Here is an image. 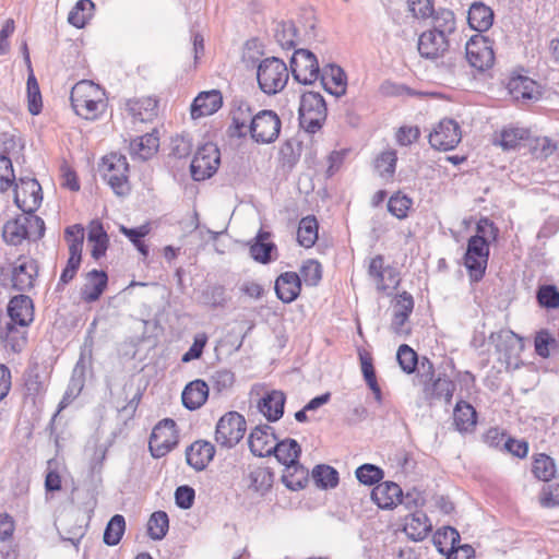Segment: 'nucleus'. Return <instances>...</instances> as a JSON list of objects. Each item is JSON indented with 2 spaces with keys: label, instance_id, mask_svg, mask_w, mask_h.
I'll use <instances>...</instances> for the list:
<instances>
[{
  "label": "nucleus",
  "instance_id": "e433bc0d",
  "mask_svg": "<svg viewBox=\"0 0 559 559\" xmlns=\"http://www.w3.org/2000/svg\"><path fill=\"white\" fill-rule=\"evenodd\" d=\"M453 421L460 432H472L477 424L475 408L465 401H459L453 411Z\"/></svg>",
  "mask_w": 559,
  "mask_h": 559
},
{
  "label": "nucleus",
  "instance_id": "6e6d98bb",
  "mask_svg": "<svg viewBox=\"0 0 559 559\" xmlns=\"http://www.w3.org/2000/svg\"><path fill=\"white\" fill-rule=\"evenodd\" d=\"M396 359L401 369L411 374L416 370L418 365V355L417 353L406 344H402L396 353Z\"/></svg>",
  "mask_w": 559,
  "mask_h": 559
},
{
  "label": "nucleus",
  "instance_id": "13d9d810",
  "mask_svg": "<svg viewBox=\"0 0 559 559\" xmlns=\"http://www.w3.org/2000/svg\"><path fill=\"white\" fill-rule=\"evenodd\" d=\"M81 262H82V251H78L76 248L69 250V259L67 261L66 267L63 269V271L60 275L58 285H67L68 283H70L76 275V272L80 269Z\"/></svg>",
  "mask_w": 559,
  "mask_h": 559
},
{
  "label": "nucleus",
  "instance_id": "8fccbe9b",
  "mask_svg": "<svg viewBox=\"0 0 559 559\" xmlns=\"http://www.w3.org/2000/svg\"><path fill=\"white\" fill-rule=\"evenodd\" d=\"M317 485L323 489L335 488L338 484L337 471L329 465H317L312 471Z\"/></svg>",
  "mask_w": 559,
  "mask_h": 559
},
{
  "label": "nucleus",
  "instance_id": "58836bf2",
  "mask_svg": "<svg viewBox=\"0 0 559 559\" xmlns=\"http://www.w3.org/2000/svg\"><path fill=\"white\" fill-rule=\"evenodd\" d=\"M432 525L424 512H415L406 518L404 531L415 542L423 540L431 531Z\"/></svg>",
  "mask_w": 559,
  "mask_h": 559
},
{
  "label": "nucleus",
  "instance_id": "423d86ee",
  "mask_svg": "<svg viewBox=\"0 0 559 559\" xmlns=\"http://www.w3.org/2000/svg\"><path fill=\"white\" fill-rule=\"evenodd\" d=\"M489 258V243L484 236L474 235L467 241L464 265L472 282H479L486 272Z\"/></svg>",
  "mask_w": 559,
  "mask_h": 559
},
{
  "label": "nucleus",
  "instance_id": "4d7b16f0",
  "mask_svg": "<svg viewBox=\"0 0 559 559\" xmlns=\"http://www.w3.org/2000/svg\"><path fill=\"white\" fill-rule=\"evenodd\" d=\"M211 385L217 394L227 393L235 383V374L227 369H221L213 372L211 376Z\"/></svg>",
  "mask_w": 559,
  "mask_h": 559
},
{
  "label": "nucleus",
  "instance_id": "4468645a",
  "mask_svg": "<svg viewBox=\"0 0 559 559\" xmlns=\"http://www.w3.org/2000/svg\"><path fill=\"white\" fill-rule=\"evenodd\" d=\"M177 442L175 421L173 419H164L154 427L150 437L148 448L152 456L160 459L169 453Z\"/></svg>",
  "mask_w": 559,
  "mask_h": 559
},
{
  "label": "nucleus",
  "instance_id": "20e7f679",
  "mask_svg": "<svg viewBox=\"0 0 559 559\" xmlns=\"http://www.w3.org/2000/svg\"><path fill=\"white\" fill-rule=\"evenodd\" d=\"M328 108L323 96L317 92L304 93L299 105V124L308 133H317L324 124Z\"/></svg>",
  "mask_w": 559,
  "mask_h": 559
},
{
  "label": "nucleus",
  "instance_id": "052dcab7",
  "mask_svg": "<svg viewBox=\"0 0 559 559\" xmlns=\"http://www.w3.org/2000/svg\"><path fill=\"white\" fill-rule=\"evenodd\" d=\"M27 103H28V111L32 115H38L41 110V94L39 91V85L37 83L34 74H29L27 78Z\"/></svg>",
  "mask_w": 559,
  "mask_h": 559
},
{
  "label": "nucleus",
  "instance_id": "f03ea898",
  "mask_svg": "<svg viewBox=\"0 0 559 559\" xmlns=\"http://www.w3.org/2000/svg\"><path fill=\"white\" fill-rule=\"evenodd\" d=\"M301 448L295 439H285L283 441L276 440V449L273 455L277 461L286 466V474L283 475V483L292 490H299L304 488L306 480V471L299 464V455Z\"/></svg>",
  "mask_w": 559,
  "mask_h": 559
},
{
  "label": "nucleus",
  "instance_id": "7c9ffc66",
  "mask_svg": "<svg viewBox=\"0 0 559 559\" xmlns=\"http://www.w3.org/2000/svg\"><path fill=\"white\" fill-rule=\"evenodd\" d=\"M223 104L222 94L218 91L200 93L191 105V117L198 119L216 112Z\"/></svg>",
  "mask_w": 559,
  "mask_h": 559
},
{
  "label": "nucleus",
  "instance_id": "393cba45",
  "mask_svg": "<svg viewBox=\"0 0 559 559\" xmlns=\"http://www.w3.org/2000/svg\"><path fill=\"white\" fill-rule=\"evenodd\" d=\"M319 79L323 88L331 95L340 97L345 94L347 81L341 67L336 64L324 66L320 71Z\"/></svg>",
  "mask_w": 559,
  "mask_h": 559
},
{
  "label": "nucleus",
  "instance_id": "c85d7f7f",
  "mask_svg": "<svg viewBox=\"0 0 559 559\" xmlns=\"http://www.w3.org/2000/svg\"><path fill=\"white\" fill-rule=\"evenodd\" d=\"M215 448L211 442L198 440L187 448L186 460L195 471H203L213 460Z\"/></svg>",
  "mask_w": 559,
  "mask_h": 559
},
{
  "label": "nucleus",
  "instance_id": "9b49d317",
  "mask_svg": "<svg viewBox=\"0 0 559 559\" xmlns=\"http://www.w3.org/2000/svg\"><path fill=\"white\" fill-rule=\"evenodd\" d=\"M490 340L499 353V360L507 368L518 367V359L524 349L523 338L511 330H501L498 333H492Z\"/></svg>",
  "mask_w": 559,
  "mask_h": 559
},
{
  "label": "nucleus",
  "instance_id": "dca6fc26",
  "mask_svg": "<svg viewBox=\"0 0 559 559\" xmlns=\"http://www.w3.org/2000/svg\"><path fill=\"white\" fill-rule=\"evenodd\" d=\"M466 60L478 71L491 68L495 53L490 41L481 35L473 36L466 44Z\"/></svg>",
  "mask_w": 559,
  "mask_h": 559
},
{
  "label": "nucleus",
  "instance_id": "f704fd0d",
  "mask_svg": "<svg viewBox=\"0 0 559 559\" xmlns=\"http://www.w3.org/2000/svg\"><path fill=\"white\" fill-rule=\"evenodd\" d=\"M413 309L414 299L409 293L403 292L402 294L397 295L393 307L394 313L391 325L395 333L401 334L403 332V326L413 312Z\"/></svg>",
  "mask_w": 559,
  "mask_h": 559
},
{
  "label": "nucleus",
  "instance_id": "de8ad7c7",
  "mask_svg": "<svg viewBox=\"0 0 559 559\" xmlns=\"http://www.w3.org/2000/svg\"><path fill=\"white\" fill-rule=\"evenodd\" d=\"M432 16L433 27L431 31H436L445 37L454 33L456 22L454 13L451 10L439 9Z\"/></svg>",
  "mask_w": 559,
  "mask_h": 559
},
{
  "label": "nucleus",
  "instance_id": "49530a36",
  "mask_svg": "<svg viewBox=\"0 0 559 559\" xmlns=\"http://www.w3.org/2000/svg\"><path fill=\"white\" fill-rule=\"evenodd\" d=\"M87 240L93 243L91 254L95 260L105 255L109 239L100 224L91 228Z\"/></svg>",
  "mask_w": 559,
  "mask_h": 559
},
{
  "label": "nucleus",
  "instance_id": "39448f33",
  "mask_svg": "<svg viewBox=\"0 0 559 559\" xmlns=\"http://www.w3.org/2000/svg\"><path fill=\"white\" fill-rule=\"evenodd\" d=\"M100 170L116 194L124 195L129 192V164L126 156L112 153L104 157Z\"/></svg>",
  "mask_w": 559,
  "mask_h": 559
},
{
  "label": "nucleus",
  "instance_id": "2f4dec72",
  "mask_svg": "<svg viewBox=\"0 0 559 559\" xmlns=\"http://www.w3.org/2000/svg\"><path fill=\"white\" fill-rule=\"evenodd\" d=\"M285 401L282 391L273 390L259 401L258 408L269 421H277L284 414Z\"/></svg>",
  "mask_w": 559,
  "mask_h": 559
},
{
  "label": "nucleus",
  "instance_id": "3c124183",
  "mask_svg": "<svg viewBox=\"0 0 559 559\" xmlns=\"http://www.w3.org/2000/svg\"><path fill=\"white\" fill-rule=\"evenodd\" d=\"M396 162V152L394 150H388L376 158L374 168L382 178L390 179L395 173Z\"/></svg>",
  "mask_w": 559,
  "mask_h": 559
},
{
  "label": "nucleus",
  "instance_id": "338daca9",
  "mask_svg": "<svg viewBox=\"0 0 559 559\" xmlns=\"http://www.w3.org/2000/svg\"><path fill=\"white\" fill-rule=\"evenodd\" d=\"M411 205L412 200L408 197L394 194L389 199L388 210L393 216L403 219L407 216Z\"/></svg>",
  "mask_w": 559,
  "mask_h": 559
},
{
  "label": "nucleus",
  "instance_id": "c756f323",
  "mask_svg": "<svg viewBox=\"0 0 559 559\" xmlns=\"http://www.w3.org/2000/svg\"><path fill=\"white\" fill-rule=\"evenodd\" d=\"M301 290V278L296 272L282 273L275 281V293L280 300L290 304Z\"/></svg>",
  "mask_w": 559,
  "mask_h": 559
},
{
  "label": "nucleus",
  "instance_id": "2eb2a0df",
  "mask_svg": "<svg viewBox=\"0 0 559 559\" xmlns=\"http://www.w3.org/2000/svg\"><path fill=\"white\" fill-rule=\"evenodd\" d=\"M462 132L459 123L453 119H442L429 133V144L439 151H450L461 142Z\"/></svg>",
  "mask_w": 559,
  "mask_h": 559
},
{
  "label": "nucleus",
  "instance_id": "72a5a7b5",
  "mask_svg": "<svg viewBox=\"0 0 559 559\" xmlns=\"http://www.w3.org/2000/svg\"><path fill=\"white\" fill-rule=\"evenodd\" d=\"M230 116L235 133L238 136H246L250 129L251 119L254 118L249 103L245 100H234Z\"/></svg>",
  "mask_w": 559,
  "mask_h": 559
},
{
  "label": "nucleus",
  "instance_id": "aec40b11",
  "mask_svg": "<svg viewBox=\"0 0 559 559\" xmlns=\"http://www.w3.org/2000/svg\"><path fill=\"white\" fill-rule=\"evenodd\" d=\"M7 320L20 326H29L34 321V304L31 297L17 295L10 299L7 307Z\"/></svg>",
  "mask_w": 559,
  "mask_h": 559
},
{
  "label": "nucleus",
  "instance_id": "cd10ccee",
  "mask_svg": "<svg viewBox=\"0 0 559 559\" xmlns=\"http://www.w3.org/2000/svg\"><path fill=\"white\" fill-rule=\"evenodd\" d=\"M27 328L13 324L9 320L0 322V341L5 348L13 353H20L27 342Z\"/></svg>",
  "mask_w": 559,
  "mask_h": 559
},
{
  "label": "nucleus",
  "instance_id": "e2e57ef3",
  "mask_svg": "<svg viewBox=\"0 0 559 559\" xmlns=\"http://www.w3.org/2000/svg\"><path fill=\"white\" fill-rule=\"evenodd\" d=\"M300 276L308 286H316L322 278V266L317 260H307L301 269Z\"/></svg>",
  "mask_w": 559,
  "mask_h": 559
},
{
  "label": "nucleus",
  "instance_id": "6ab92c4d",
  "mask_svg": "<svg viewBox=\"0 0 559 559\" xmlns=\"http://www.w3.org/2000/svg\"><path fill=\"white\" fill-rule=\"evenodd\" d=\"M40 186L35 179H21L15 186L14 202L23 212H34L41 202Z\"/></svg>",
  "mask_w": 559,
  "mask_h": 559
},
{
  "label": "nucleus",
  "instance_id": "f3484780",
  "mask_svg": "<svg viewBox=\"0 0 559 559\" xmlns=\"http://www.w3.org/2000/svg\"><path fill=\"white\" fill-rule=\"evenodd\" d=\"M38 265L36 260L21 255L13 263L12 267V287L19 292H26L34 287Z\"/></svg>",
  "mask_w": 559,
  "mask_h": 559
},
{
  "label": "nucleus",
  "instance_id": "5fc2aeb1",
  "mask_svg": "<svg viewBox=\"0 0 559 559\" xmlns=\"http://www.w3.org/2000/svg\"><path fill=\"white\" fill-rule=\"evenodd\" d=\"M22 215L23 224L27 231L28 240L36 241L40 239L45 234V222L41 217L34 215L33 212H24Z\"/></svg>",
  "mask_w": 559,
  "mask_h": 559
},
{
  "label": "nucleus",
  "instance_id": "0e129e2a",
  "mask_svg": "<svg viewBox=\"0 0 559 559\" xmlns=\"http://www.w3.org/2000/svg\"><path fill=\"white\" fill-rule=\"evenodd\" d=\"M385 270L384 267V259L382 255H376L371 259L368 267L369 275L374 280L377 288L379 290L385 292Z\"/></svg>",
  "mask_w": 559,
  "mask_h": 559
},
{
  "label": "nucleus",
  "instance_id": "774afa93",
  "mask_svg": "<svg viewBox=\"0 0 559 559\" xmlns=\"http://www.w3.org/2000/svg\"><path fill=\"white\" fill-rule=\"evenodd\" d=\"M537 300L545 308H558L559 290L554 285L540 286L537 292Z\"/></svg>",
  "mask_w": 559,
  "mask_h": 559
},
{
  "label": "nucleus",
  "instance_id": "a878e982",
  "mask_svg": "<svg viewBox=\"0 0 559 559\" xmlns=\"http://www.w3.org/2000/svg\"><path fill=\"white\" fill-rule=\"evenodd\" d=\"M209 384L202 379H195L186 384L181 393L182 405L189 411L201 408L207 401Z\"/></svg>",
  "mask_w": 559,
  "mask_h": 559
},
{
  "label": "nucleus",
  "instance_id": "c9c22d12",
  "mask_svg": "<svg viewBox=\"0 0 559 559\" xmlns=\"http://www.w3.org/2000/svg\"><path fill=\"white\" fill-rule=\"evenodd\" d=\"M158 100L154 97L130 99L127 103L129 114L141 122L150 121L157 115Z\"/></svg>",
  "mask_w": 559,
  "mask_h": 559
},
{
  "label": "nucleus",
  "instance_id": "c03bdc74",
  "mask_svg": "<svg viewBox=\"0 0 559 559\" xmlns=\"http://www.w3.org/2000/svg\"><path fill=\"white\" fill-rule=\"evenodd\" d=\"M126 531V520L121 514L114 515L107 523L104 531V543L108 546H116L120 543Z\"/></svg>",
  "mask_w": 559,
  "mask_h": 559
},
{
  "label": "nucleus",
  "instance_id": "603ef678",
  "mask_svg": "<svg viewBox=\"0 0 559 559\" xmlns=\"http://www.w3.org/2000/svg\"><path fill=\"white\" fill-rule=\"evenodd\" d=\"M301 155V143L295 139L286 140L280 148V158L283 166L293 168Z\"/></svg>",
  "mask_w": 559,
  "mask_h": 559
},
{
  "label": "nucleus",
  "instance_id": "864d4df0",
  "mask_svg": "<svg viewBox=\"0 0 559 559\" xmlns=\"http://www.w3.org/2000/svg\"><path fill=\"white\" fill-rule=\"evenodd\" d=\"M533 473L538 479L549 481L556 474L554 460L544 453L538 454L533 463Z\"/></svg>",
  "mask_w": 559,
  "mask_h": 559
},
{
  "label": "nucleus",
  "instance_id": "09e8293b",
  "mask_svg": "<svg viewBox=\"0 0 559 559\" xmlns=\"http://www.w3.org/2000/svg\"><path fill=\"white\" fill-rule=\"evenodd\" d=\"M460 542L459 532L451 526L439 528L433 535V544L441 554H447L449 548H453Z\"/></svg>",
  "mask_w": 559,
  "mask_h": 559
},
{
  "label": "nucleus",
  "instance_id": "a19ab883",
  "mask_svg": "<svg viewBox=\"0 0 559 559\" xmlns=\"http://www.w3.org/2000/svg\"><path fill=\"white\" fill-rule=\"evenodd\" d=\"M297 239L300 246L311 248L318 240V221L314 216L301 218L297 230Z\"/></svg>",
  "mask_w": 559,
  "mask_h": 559
},
{
  "label": "nucleus",
  "instance_id": "ea45409f",
  "mask_svg": "<svg viewBox=\"0 0 559 559\" xmlns=\"http://www.w3.org/2000/svg\"><path fill=\"white\" fill-rule=\"evenodd\" d=\"M528 136L530 132L524 128H504L493 140V144L499 145L503 151H511L518 148Z\"/></svg>",
  "mask_w": 559,
  "mask_h": 559
},
{
  "label": "nucleus",
  "instance_id": "69168bd1",
  "mask_svg": "<svg viewBox=\"0 0 559 559\" xmlns=\"http://www.w3.org/2000/svg\"><path fill=\"white\" fill-rule=\"evenodd\" d=\"M250 477L251 485L261 493L267 491L274 480V474L269 468H258L251 473Z\"/></svg>",
  "mask_w": 559,
  "mask_h": 559
},
{
  "label": "nucleus",
  "instance_id": "a211bd4d",
  "mask_svg": "<svg viewBox=\"0 0 559 559\" xmlns=\"http://www.w3.org/2000/svg\"><path fill=\"white\" fill-rule=\"evenodd\" d=\"M276 440L273 427L260 425L250 432L248 443L253 455L265 457L273 454L276 449Z\"/></svg>",
  "mask_w": 559,
  "mask_h": 559
},
{
  "label": "nucleus",
  "instance_id": "bf43d9fd",
  "mask_svg": "<svg viewBox=\"0 0 559 559\" xmlns=\"http://www.w3.org/2000/svg\"><path fill=\"white\" fill-rule=\"evenodd\" d=\"M16 155L0 157V192L8 191L15 182L13 158Z\"/></svg>",
  "mask_w": 559,
  "mask_h": 559
},
{
  "label": "nucleus",
  "instance_id": "4be33fe9",
  "mask_svg": "<svg viewBox=\"0 0 559 559\" xmlns=\"http://www.w3.org/2000/svg\"><path fill=\"white\" fill-rule=\"evenodd\" d=\"M449 48L448 37L441 35L436 31L424 32L418 39V51L423 58L438 59Z\"/></svg>",
  "mask_w": 559,
  "mask_h": 559
},
{
  "label": "nucleus",
  "instance_id": "a18cd8bd",
  "mask_svg": "<svg viewBox=\"0 0 559 559\" xmlns=\"http://www.w3.org/2000/svg\"><path fill=\"white\" fill-rule=\"evenodd\" d=\"M169 527V519L166 512H154L147 522V534L154 540L163 539Z\"/></svg>",
  "mask_w": 559,
  "mask_h": 559
},
{
  "label": "nucleus",
  "instance_id": "9d476101",
  "mask_svg": "<svg viewBox=\"0 0 559 559\" xmlns=\"http://www.w3.org/2000/svg\"><path fill=\"white\" fill-rule=\"evenodd\" d=\"M93 342L92 341H85L81 354L79 357V360L76 361L72 376L68 385V389L66 391V394L60 402V408H63L68 405L69 401L76 397L81 391L84 388L85 384V378L87 370L92 367V349Z\"/></svg>",
  "mask_w": 559,
  "mask_h": 559
},
{
  "label": "nucleus",
  "instance_id": "412c9836",
  "mask_svg": "<svg viewBox=\"0 0 559 559\" xmlns=\"http://www.w3.org/2000/svg\"><path fill=\"white\" fill-rule=\"evenodd\" d=\"M509 95L515 102L537 100L540 97L539 85L528 76L513 75L507 84Z\"/></svg>",
  "mask_w": 559,
  "mask_h": 559
},
{
  "label": "nucleus",
  "instance_id": "bb28decb",
  "mask_svg": "<svg viewBox=\"0 0 559 559\" xmlns=\"http://www.w3.org/2000/svg\"><path fill=\"white\" fill-rule=\"evenodd\" d=\"M251 258L262 264H267L277 259V247L271 241L269 231L259 230L250 246Z\"/></svg>",
  "mask_w": 559,
  "mask_h": 559
},
{
  "label": "nucleus",
  "instance_id": "79ce46f5",
  "mask_svg": "<svg viewBox=\"0 0 559 559\" xmlns=\"http://www.w3.org/2000/svg\"><path fill=\"white\" fill-rule=\"evenodd\" d=\"M95 4L92 0H79L69 13L68 22L82 28L93 16Z\"/></svg>",
  "mask_w": 559,
  "mask_h": 559
},
{
  "label": "nucleus",
  "instance_id": "f257e3e1",
  "mask_svg": "<svg viewBox=\"0 0 559 559\" xmlns=\"http://www.w3.org/2000/svg\"><path fill=\"white\" fill-rule=\"evenodd\" d=\"M105 92L92 81L82 80L71 90L70 100L75 114L95 120L106 108Z\"/></svg>",
  "mask_w": 559,
  "mask_h": 559
},
{
  "label": "nucleus",
  "instance_id": "b1692460",
  "mask_svg": "<svg viewBox=\"0 0 559 559\" xmlns=\"http://www.w3.org/2000/svg\"><path fill=\"white\" fill-rule=\"evenodd\" d=\"M108 285V275L105 271L92 270L84 275V284L80 289L81 299L92 304L97 301Z\"/></svg>",
  "mask_w": 559,
  "mask_h": 559
},
{
  "label": "nucleus",
  "instance_id": "5701e85b",
  "mask_svg": "<svg viewBox=\"0 0 559 559\" xmlns=\"http://www.w3.org/2000/svg\"><path fill=\"white\" fill-rule=\"evenodd\" d=\"M423 385V393L426 401L430 404L435 401L443 400L447 404L452 401L455 383L445 374H439L437 378L425 382Z\"/></svg>",
  "mask_w": 559,
  "mask_h": 559
},
{
  "label": "nucleus",
  "instance_id": "7ed1b4c3",
  "mask_svg": "<svg viewBox=\"0 0 559 559\" xmlns=\"http://www.w3.org/2000/svg\"><path fill=\"white\" fill-rule=\"evenodd\" d=\"M289 71L286 63L277 57L261 60L257 69L260 90L267 95L280 93L287 84Z\"/></svg>",
  "mask_w": 559,
  "mask_h": 559
},
{
  "label": "nucleus",
  "instance_id": "680f3d73",
  "mask_svg": "<svg viewBox=\"0 0 559 559\" xmlns=\"http://www.w3.org/2000/svg\"><path fill=\"white\" fill-rule=\"evenodd\" d=\"M355 474L361 484L369 486L378 484L384 477L383 469L373 464L359 466Z\"/></svg>",
  "mask_w": 559,
  "mask_h": 559
},
{
  "label": "nucleus",
  "instance_id": "f8f14e48",
  "mask_svg": "<svg viewBox=\"0 0 559 559\" xmlns=\"http://www.w3.org/2000/svg\"><path fill=\"white\" fill-rule=\"evenodd\" d=\"M219 150L213 143H206L198 148L190 165L194 180H205L212 177L219 165Z\"/></svg>",
  "mask_w": 559,
  "mask_h": 559
},
{
  "label": "nucleus",
  "instance_id": "6e6552de",
  "mask_svg": "<svg viewBox=\"0 0 559 559\" xmlns=\"http://www.w3.org/2000/svg\"><path fill=\"white\" fill-rule=\"evenodd\" d=\"M282 122L277 114L270 109L260 110L251 119L248 134L260 144L273 143L280 135Z\"/></svg>",
  "mask_w": 559,
  "mask_h": 559
},
{
  "label": "nucleus",
  "instance_id": "37998d69",
  "mask_svg": "<svg viewBox=\"0 0 559 559\" xmlns=\"http://www.w3.org/2000/svg\"><path fill=\"white\" fill-rule=\"evenodd\" d=\"M2 237L7 243L12 246L21 245L23 240L27 238V231L23 224L22 215L4 224Z\"/></svg>",
  "mask_w": 559,
  "mask_h": 559
},
{
  "label": "nucleus",
  "instance_id": "0eeeda50",
  "mask_svg": "<svg viewBox=\"0 0 559 559\" xmlns=\"http://www.w3.org/2000/svg\"><path fill=\"white\" fill-rule=\"evenodd\" d=\"M246 419L237 412H228L216 424L215 441L223 448L231 449L243 438Z\"/></svg>",
  "mask_w": 559,
  "mask_h": 559
},
{
  "label": "nucleus",
  "instance_id": "ddd939ff",
  "mask_svg": "<svg viewBox=\"0 0 559 559\" xmlns=\"http://www.w3.org/2000/svg\"><path fill=\"white\" fill-rule=\"evenodd\" d=\"M371 499L381 509H393L399 503H404L407 508L417 506L412 493L403 496L401 487L393 481L379 483L371 491Z\"/></svg>",
  "mask_w": 559,
  "mask_h": 559
},
{
  "label": "nucleus",
  "instance_id": "1a4fd4ad",
  "mask_svg": "<svg viewBox=\"0 0 559 559\" xmlns=\"http://www.w3.org/2000/svg\"><path fill=\"white\" fill-rule=\"evenodd\" d=\"M319 61L308 49H296L290 58V72L295 81L304 85L313 84L320 75Z\"/></svg>",
  "mask_w": 559,
  "mask_h": 559
},
{
  "label": "nucleus",
  "instance_id": "4c0bfd02",
  "mask_svg": "<svg viewBox=\"0 0 559 559\" xmlns=\"http://www.w3.org/2000/svg\"><path fill=\"white\" fill-rule=\"evenodd\" d=\"M467 22L473 29L486 32L493 23V12L484 3L475 2L468 10Z\"/></svg>",
  "mask_w": 559,
  "mask_h": 559
},
{
  "label": "nucleus",
  "instance_id": "473e14b6",
  "mask_svg": "<svg viewBox=\"0 0 559 559\" xmlns=\"http://www.w3.org/2000/svg\"><path fill=\"white\" fill-rule=\"evenodd\" d=\"M159 147L158 136L152 132L138 136L130 142L129 151L132 158L150 159Z\"/></svg>",
  "mask_w": 559,
  "mask_h": 559
}]
</instances>
